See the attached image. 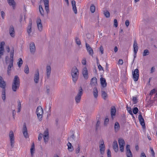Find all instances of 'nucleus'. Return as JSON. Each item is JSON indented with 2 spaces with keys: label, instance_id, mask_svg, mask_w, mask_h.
<instances>
[{
  "label": "nucleus",
  "instance_id": "nucleus-1",
  "mask_svg": "<svg viewBox=\"0 0 157 157\" xmlns=\"http://www.w3.org/2000/svg\"><path fill=\"white\" fill-rule=\"evenodd\" d=\"M20 81L19 77L16 75L14 76L13 82L12 83V88L14 92L16 91L20 86Z\"/></svg>",
  "mask_w": 157,
  "mask_h": 157
},
{
  "label": "nucleus",
  "instance_id": "nucleus-2",
  "mask_svg": "<svg viewBox=\"0 0 157 157\" xmlns=\"http://www.w3.org/2000/svg\"><path fill=\"white\" fill-rule=\"evenodd\" d=\"M71 75L73 82L75 83L78 78L79 71L77 67L75 66L73 67L71 71Z\"/></svg>",
  "mask_w": 157,
  "mask_h": 157
},
{
  "label": "nucleus",
  "instance_id": "nucleus-3",
  "mask_svg": "<svg viewBox=\"0 0 157 157\" xmlns=\"http://www.w3.org/2000/svg\"><path fill=\"white\" fill-rule=\"evenodd\" d=\"M43 136L45 142V143L46 142H48L49 138V132L48 129L47 128L44 131V135L41 133H40L39 134L38 137V140L39 141L41 140Z\"/></svg>",
  "mask_w": 157,
  "mask_h": 157
},
{
  "label": "nucleus",
  "instance_id": "nucleus-4",
  "mask_svg": "<svg viewBox=\"0 0 157 157\" xmlns=\"http://www.w3.org/2000/svg\"><path fill=\"white\" fill-rule=\"evenodd\" d=\"M43 113V110L42 107L40 106L38 107L36 109V113L38 118L40 121L42 120Z\"/></svg>",
  "mask_w": 157,
  "mask_h": 157
},
{
  "label": "nucleus",
  "instance_id": "nucleus-5",
  "mask_svg": "<svg viewBox=\"0 0 157 157\" xmlns=\"http://www.w3.org/2000/svg\"><path fill=\"white\" fill-rule=\"evenodd\" d=\"M83 94V90L81 87H80L78 90V92L75 98V99L76 103L80 102L81 96Z\"/></svg>",
  "mask_w": 157,
  "mask_h": 157
},
{
  "label": "nucleus",
  "instance_id": "nucleus-6",
  "mask_svg": "<svg viewBox=\"0 0 157 157\" xmlns=\"http://www.w3.org/2000/svg\"><path fill=\"white\" fill-rule=\"evenodd\" d=\"M9 136L10 140L11 146L12 147H14V144L15 141L14 135L13 131H12L11 130L10 132Z\"/></svg>",
  "mask_w": 157,
  "mask_h": 157
},
{
  "label": "nucleus",
  "instance_id": "nucleus-7",
  "mask_svg": "<svg viewBox=\"0 0 157 157\" xmlns=\"http://www.w3.org/2000/svg\"><path fill=\"white\" fill-rule=\"evenodd\" d=\"M132 75L134 80L135 81H137L139 79V70L138 69H136L134 71H132Z\"/></svg>",
  "mask_w": 157,
  "mask_h": 157
},
{
  "label": "nucleus",
  "instance_id": "nucleus-8",
  "mask_svg": "<svg viewBox=\"0 0 157 157\" xmlns=\"http://www.w3.org/2000/svg\"><path fill=\"white\" fill-rule=\"evenodd\" d=\"M140 114L138 117V119L140 124L142 126L143 128H145V125L144 121L141 115V112L139 113Z\"/></svg>",
  "mask_w": 157,
  "mask_h": 157
},
{
  "label": "nucleus",
  "instance_id": "nucleus-9",
  "mask_svg": "<svg viewBox=\"0 0 157 157\" xmlns=\"http://www.w3.org/2000/svg\"><path fill=\"white\" fill-rule=\"evenodd\" d=\"M6 83L1 76H0V87L2 90H6Z\"/></svg>",
  "mask_w": 157,
  "mask_h": 157
},
{
  "label": "nucleus",
  "instance_id": "nucleus-10",
  "mask_svg": "<svg viewBox=\"0 0 157 157\" xmlns=\"http://www.w3.org/2000/svg\"><path fill=\"white\" fill-rule=\"evenodd\" d=\"M32 21L31 19H30L29 25L28 26L27 29V33H28V34L29 36H30V34L31 32H32Z\"/></svg>",
  "mask_w": 157,
  "mask_h": 157
},
{
  "label": "nucleus",
  "instance_id": "nucleus-11",
  "mask_svg": "<svg viewBox=\"0 0 157 157\" xmlns=\"http://www.w3.org/2000/svg\"><path fill=\"white\" fill-rule=\"evenodd\" d=\"M36 23L39 30L40 31H41L43 29V26L41 23V20L40 18H38L36 21Z\"/></svg>",
  "mask_w": 157,
  "mask_h": 157
},
{
  "label": "nucleus",
  "instance_id": "nucleus-12",
  "mask_svg": "<svg viewBox=\"0 0 157 157\" xmlns=\"http://www.w3.org/2000/svg\"><path fill=\"white\" fill-rule=\"evenodd\" d=\"M39 79V70H37L36 73L34 74V81L35 82L37 83L38 82Z\"/></svg>",
  "mask_w": 157,
  "mask_h": 157
},
{
  "label": "nucleus",
  "instance_id": "nucleus-13",
  "mask_svg": "<svg viewBox=\"0 0 157 157\" xmlns=\"http://www.w3.org/2000/svg\"><path fill=\"white\" fill-rule=\"evenodd\" d=\"M86 49L88 52L89 55L93 56L94 52L92 48L90 46L86 43Z\"/></svg>",
  "mask_w": 157,
  "mask_h": 157
},
{
  "label": "nucleus",
  "instance_id": "nucleus-14",
  "mask_svg": "<svg viewBox=\"0 0 157 157\" xmlns=\"http://www.w3.org/2000/svg\"><path fill=\"white\" fill-rule=\"evenodd\" d=\"M22 130L24 137L25 138H27L28 137V133L26 126L25 123L23 125Z\"/></svg>",
  "mask_w": 157,
  "mask_h": 157
},
{
  "label": "nucleus",
  "instance_id": "nucleus-15",
  "mask_svg": "<svg viewBox=\"0 0 157 157\" xmlns=\"http://www.w3.org/2000/svg\"><path fill=\"white\" fill-rule=\"evenodd\" d=\"M5 42L3 41L1 42L0 44V59L4 54V48L3 46Z\"/></svg>",
  "mask_w": 157,
  "mask_h": 157
},
{
  "label": "nucleus",
  "instance_id": "nucleus-16",
  "mask_svg": "<svg viewBox=\"0 0 157 157\" xmlns=\"http://www.w3.org/2000/svg\"><path fill=\"white\" fill-rule=\"evenodd\" d=\"M29 48L30 52L32 53H34L36 51V47L34 43H31L29 45Z\"/></svg>",
  "mask_w": 157,
  "mask_h": 157
},
{
  "label": "nucleus",
  "instance_id": "nucleus-17",
  "mask_svg": "<svg viewBox=\"0 0 157 157\" xmlns=\"http://www.w3.org/2000/svg\"><path fill=\"white\" fill-rule=\"evenodd\" d=\"M82 74L83 77L86 79H87L88 78L87 70L86 67H84L83 69Z\"/></svg>",
  "mask_w": 157,
  "mask_h": 157
},
{
  "label": "nucleus",
  "instance_id": "nucleus-18",
  "mask_svg": "<svg viewBox=\"0 0 157 157\" xmlns=\"http://www.w3.org/2000/svg\"><path fill=\"white\" fill-rule=\"evenodd\" d=\"M9 32L10 36L12 37H14L15 36V31L13 26L12 25L10 26Z\"/></svg>",
  "mask_w": 157,
  "mask_h": 157
},
{
  "label": "nucleus",
  "instance_id": "nucleus-19",
  "mask_svg": "<svg viewBox=\"0 0 157 157\" xmlns=\"http://www.w3.org/2000/svg\"><path fill=\"white\" fill-rule=\"evenodd\" d=\"M97 79L96 77H94L90 80V84L91 86H96L97 85Z\"/></svg>",
  "mask_w": 157,
  "mask_h": 157
},
{
  "label": "nucleus",
  "instance_id": "nucleus-20",
  "mask_svg": "<svg viewBox=\"0 0 157 157\" xmlns=\"http://www.w3.org/2000/svg\"><path fill=\"white\" fill-rule=\"evenodd\" d=\"M51 69L50 66H47L46 67V74L48 78L50 76L51 73Z\"/></svg>",
  "mask_w": 157,
  "mask_h": 157
},
{
  "label": "nucleus",
  "instance_id": "nucleus-21",
  "mask_svg": "<svg viewBox=\"0 0 157 157\" xmlns=\"http://www.w3.org/2000/svg\"><path fill=\"white\" fill-rule=\"evenodd\" d=\"M99 147L101 154V155L103 154L105 150L104 144H100Z\"/></svg>",
  "mask_w": 157,
  "mask_h": 157
},
{
  "label": "nucleus",
  "instance_id": "nucleus-22",
  "mask_svg": "<svg viewBox=\"0 0 157 157\" xmlns=\"http://www.w3.org/2000/svg\"><path fill=\"white\" fill-rule=\"evenodd\" d=\"M113 147L114 150L116 152L118 151V145L117 142L116 140H114L113 143Z\"/></svg>",
  "mask_w": 157,
  "mask_h": 157
},
{
  "label": "nucleus",
  "instance_id": "nucleus-23",
  "mask_svg": "<svg viewBox=\"0 0 157 157\" xmlns=\"http://www.w3.org/2000/svg\"><path fill=\"white\" fill-rule=\"evenodd\" d=\"M100 81L101 85L103 87H105L106 86L107 83L105 78L102 77L101 78H100Z\"/></svg>",
  "mask_w": 157,
  "mask_h": 157
},
{
  "label": "nucleus",
  "instance_id": "nucleus-24",
  "mask_svg": "<svg viewBox=\"0 0 157 157\" xmlns=\"http://www.w3.org/2000/svg\"><path fill=\"white\" fill-rule=\"evenodd\" d=\"M10 62V64L8 67L7 73L9 75H10V71L11 70V68L13 67V63Z\"/></svg>",
  "mask_w": 157,
  "mask_h": 157
},
{
  "label": "nucleus",
  "instance_id": "nucleus-25",
  "mask_svg": "<svg viewBox=\"0 0 157 157\" xmlns=\"http://www.w3.org/2000/svg\"><path fill=\"white\" fill-rule=\"evenodd\" d=\"M14 48H13L12 50L10 51V62H11L12 61V63L13 62V56H14Z\"/></svg>",
  "mask_w": 157,
  "mask_h": 157
},
{
  "label": "nucleus",
  "instance_id": "nucleus-26",
  "mask_svg": "<svg viewBox=\"0 0 157 157\" xmlns=\"http://www.w3.org/2000/svg\"><path fill=\"white\" fill-rule=\"evenodd\" d=\"M138 44L136 41L135 40L133 44L134 51V53H137L138 49V47L137 45Z\"/></svg>",
  "mask_w": 157,
  "mask_h": 157
},
{
  "label": "nucleus",
  "instance_id": "nucleus-27",
  "mask_svg": "<svg viewBox=\"0 0 157 157\" xmlns=\"http://www.w3.org/2000/svg\"><path fill=\"white\" fill-rule=\"evenodd\" d=\"M93 93L94 97L97 98L98 96V90L96 87H94L93 89Z\"/></svg>",
  "mask_w": 157,
  "mask_h": 157
},
{
  "label": "nucleus",
  "instance_id": "nucleus-28",
  "mask_svg": "<svg viewBox=\"0 0 157 157\" xmlns=\"http://www.w3.org/2000/svg\"><path fill=\"white\" fill-rule=\"evenodd\" d=\"M114 129L115 132H117L120 128V125L118 122H116L114 125Z\"/></svg>",
  "mask_w": 157,
  "mask_h": 157
},
{
  "label": "nucleus",
  "instance_id": "nucleus-29",
  "mask_svg": "<svg viewBox=\"0 0 157 157\" xmlns=\"http://www.w3.org/2000/svg\"><path fill=\"white\" fill-rule=\"evenodd\" d=\"M116 113V109L114 106H112L111 109V114L112 117L113 116H114Z\"/></svg>",
  "mask_w": 157,
  "mask_h": 157
},
{
  "label": "nucleus",
  "instance_id": "nucleus-30",
  "mask_svg": "<svg viewBox=\"0 0 157 157\" xmlns=\"http://www.w3.org/2000/svg\"><path fill=\"white\" fill-rule=\"evenodd\" d=\"M7 2L9 5L12 6L14 8L15 4V2L14 0H7Z\"/></svg>",
  "mask_w": 157,
  "mask_h": 157
},
{
  "label": "nucleus",
  "instance_id": "nucleus-31",
  "mask_svg": "<svg viewBox=\"0 0 157 157\" xmlns=\"http://www.w3.org/2000/svg\"><path fill=\"white\" fill-rule=\"evenodd\" d=\"M2 98L4 101L5 100L6 96V90H2Z\"/></svg>",
  "mask_w": 157,
  "mask_h": 157
},
{
  "label": "nucleus",
  "instance_id": "nucleus-32",
  "mask_svg": "<svg viewBox=\"0 0 157 157\" xmlns=\"http://www.w3.org/2000/svg\"><path fill=\"white\" fill-rule=\"evenodd\" d=\"M101 96L102 98L104 99L105 100L107 97V93L105 92V91L102 90H101Z\"/></svg>",
  "mask_w": 157,
  "mask_h": 157
},
{
  "label": "nucleus",
  "instance_id": "nucleus-33",
  "mask_svg": "<svg viewBox=\"0 0 157 157\" xmlns=\"http://www.w3.org/2000/svg\"><path fill=\"white\" fill-rule=\"evenodd\" d=\"M39 9L40 13L41 15L44 17V11L41 5H40L39 6Z\"/></svg>",
  "mask_w": 157,
  "mask_h": 157
},
{
  "label": "nucleus",
  "instance_id": "nucleus-34",
  "mask_svg": "<svg viewBox=\"0 0 157 157\" xmlns=\"http://www.w3.org/2000/svg\"><path fill=\"white\" fill-rule=\"evenodd\" d=\"M51 106L52 104L50 103L48 105L46 106V109L47 112L49 113L51 112Z\"/></svg>",
  "mask_w": 157,
  "mask_h": 157
},
{
  "label": "nucleus",
  "instance_id": "nucleus-35",
  "mask_svg": "<svg viewBox=\"0 0 157 157\" xmlns=\"http://www.w3.org/2000/svg\"><path fill=\"white\" fill-rule=\"evenodd\" d=\"M67 146H68V148L70 151H72L73 150V147L70 143L69 142L67 144Z\"/></svg>",
  "mask_w": 157,
  "mask_h": 157
},
{
  "label": "nucleus",
  "instance_id": "nucleus-36",
  "mask_svg": "<svg viewBox=\"0 0 157 157\" xmlns=\"http://www.w3.org/2000/svg\"><path fill=\"white\" fill-rule=\"evenodd\" d=\"M35 150V146H34V143H33L32 146L31 147L30 149V152L31 154V155L32 156H33V155L34 153V151Z\"/></svg>",
  "mask_w": 157,
  "mask_h": 157
},
{
  "label": "nucleus",
  "instance_id": "nucleus-37",
  "mask_svg": "<svg viewBox=\"0 0 157 157\" xmlns=\"http://www.w3.org/2000/svg\"><path fill=\"white\" fill-rule=\"evenodd\" d=\"M118 143L119 146H123L125 144L124 141L122 139H119L118 140Z\"/></svg>",
  "mask_w": 157,
  "mask_h": 157
},
{
  "label": "nucleus",
  "instance_id": "nucleus-38",
  "mask_svg": "<svg viewBox=\"0 0 157 157\" xmlns=\"http://www.w3.org/2000/svg\"><path fill=\"white\" fill-rule=\"evenodd\" d=\"M95 10V6L93 4H91L90 6V11L92 13H94Z\"/></svg>",
  "mask_w": 157,
  "mask_h": 157
},
{
  "label": "nucleus",
  "instance_id": "nucleus-39",
  "mask_svg": "<svg viewBox=\"0 0 157 157\" xmlns=\"http://www.w3.org/2000/svg\"><path fill=\"white\" fill-rule=\"evenodd\" d=\"M150 52L148 50L145 49L144 50L143 52V56H145L148 55L149 54Z\"/></svg>",
  "mask_w": 157,
  "mask_h": 157
},
{
  "label": "nucleus",
  "instance_id": "nucleus-40",
  "mask_svg": "<svg viewBox=\"0 0 157 157\" xmlns=\"http://www.w3.org/2000/svg\"><path fill=\"white\" fill-rule=\"evenodd\" d=\"M127 109L129 113L131 115H132L133 116V117L134 118V117L132 113L131 108L130 107H128L127 106Z\"/></svg>",
  "mask_w": 157,
  "mask_h": 157
},
{
  "label": "nucleus",
  "instance_id": "nucleus-41",
  "mask_svg": "<svg viewBox=\"0 0 157 157\" xmlns=\"http://www.w3.org/2000/svg\"><path fill=\"white\" fill-rule=\"evenodd\" d=\"M104 14L105 17L107 18H109V17L110 16L109 12L107 10L104 11Z\"/></svg>",
  "mask_w": 157,
  "mask_h": 157
},
{
  "label": "nucleus",
  "instance_id": "nucleus-42",
  "mask_svg": "<svg viewBox=\"0 0 157 157\" xmlns=\"http://www.w3.org/2000/svg\"><path fill=\"white\" fill-rule=\"evenodd\" d=\"M75 42L76 44L78 45H80L81 44L80 40L79 39L78 37H76L75 38Z\"/></svg>",
  "mask_w": 157,
  "mask_h": 157
},
{
  "label": "nucleus",
  "instance_id": "nucleus-43",
  "mask_svg": "<svg viewBox=\"0 0 157 157\" xmlns=\"http://www.w3.org/2000/svg\"><path fill=\"white\" fill-rule=\"evenodd\" d=\"M19 61L17 62V64L19 67H20L23 63V61L21 58H20L18 59Z\"/></svg>",
  "mask_w": 157,
  "mask_h": 157
},
{
  "label": "nucleus",
  "instance_id": "nucleus-44",
  "mask_svg": "<svg viewBox=\"0 0 157 157\" xmlns=\"http://www.w3.org/2000/svg\"><path fill=\"white\" fill-rule=\"evenodd\" d=\"M24 71L25 73L27 74L29 73V68L28 65H25V68Z\"/></svg>",
  "mask_w": 157,
  "mask_h": 157
},
{
  "label": "nucleus",
  "instance_id": "nucleus-45",
  "mask_svg": "<svg viewBox=\"0 0 157 157\" xmlns=\"http://www.w3.org/2000/svg\"><path fill=\"white\" fill-rule=\"evenodd\" d=\"M126 155L127 157H132V154L131 151H126Z\"/></svg>",
  "mask_w": 157,
  "mask_h": 157
},
{
  "label": "nucleus",
  "instance_id": "nucleus-46",
  "mask_svg": "<svg viewBox=\"0 0 157 157\" xmlns=\"http://www.w3.org/2000/svg\"><path fill=\"white\" fill-rule=\"evenodd\" d=\"M18 112H19L20 111L21 108V104L20 101H19L18 102Z\"/></svg>",
  "mask_w": 157,
  "mask_h": 157
},
{
  "label": "nucleus",
  "instance_id": "nucleus-47",
  "mask_svg": "<svg viewBox=\"0 0 157 157\" xmlns=\"http://www.w3.org/2000/svg\"><path fill=\"white\" fill-rule=\"evenodd\" d=\"M132 111L134 114H136L138 112V108L136 107H135L133 109Z\"/></svg>",
  "mask_w": 157,
  "mask_h": 157
},
{
  "label": "nucleus",
  "instance_id": "nucleus-48",
  "mask_svg": "<svg viewBox=\"0 0 157 157\" xmlns=\"http://www.w3.org/2000/svg\"><path fill=\"white\" fill-rule=\"evenodd\" d=\"M45 9L46 11V12L47 13H48L49 12V5H45Z\"/></svg>",
  "mask_w": 157,
  "mask_h": 157
},
{
  "label": "nucleus",
  "instance_id": "nucleus-49",
  "mask_svg": "<svg viewBox=\"0 0 157 157\" xmlns=\"http://www.w3.org/2000/svg\"><path fill=\"white\" fill-rule=\"evenodd\" d=\"M72 7L73 10L74 11V13L75 14H76L77 13V10L76 6H73Z\"/></svg>",
  "mask_w": 157,
  "mask_h": 157
},
{
  "label": "nucleus",
  "instance_id": "nucleus-50",
  "mask_svg": "<svg viewBox=\"0 0 157 157\" xmlns=\"http://www.w3.org/2000/svg\"><path fill=\"white\" fill-rule=\"evenodd\" d=\"M114 26L116 27H117L118 25V23H117V20L116 19H114Z\"/></svg>",
  "mask_w": 157,
  "mask_h": 157
},
{
  "label": "nucleus",
  "instance_id": "nucleus-51",
  "mask_svg": "<svg viewBox=\"0 0 157 157\" xmlns=\"http://www.w3.org/2000/svg\"><path fill=\"white\" fill-rule=\"evenodd\" d=\"M107 154L108 157H111V152L109 149L107 150Z\"/></svg>",
  "mask_w": 157,
  "mask_h": 157
},
{
  "label": "nucleus",
  "instance_id": "nucleus-52",
  "mask_svg": "<svg viewBox=\"0 0 157 157\" xmlns=\"http://www.w3.org/2000/svg\"><path fill=\"white\" fill-rule=\"evenodd\" d=\"M98 67V68L99 71H101V70H102L103 71H104L103 67L101 66V65L100 64H99Z\"/></svg>",
  "mask_w": 157,
  "mask_h": 157
},
{
  "label": "nucleus",
  "instance_id": "nucleus-53",
  "mask_svg": "<svg viewBox=\"0 0 157 157\" xmlns=\"http://www.w3.org/2000/svg\"><path fill=\"white\" fill-rule=\"evenodd\" d=\"M86 59L85 58H84L82 60V64L85 65L86 64Z\"/></svg>",
  "mask_w": 157,
  "mask_h": 157
},
{
  "label": "nucleus",
  "instance_id": "nucleus-54",
  "mask_svg": "<svg viewBox=\"0 0 157 157\" xmlns=\"http://www.w3.org/2000/svg\"><path fill=\"white\" fill-rule=\"evenodd\" d=\"M75 151L76 153H78L80 151V145L79 144L78 145V147L76 148Z\"/></svg>",
  "mask_w": 157,
  "mask_h": 157
},
{
  "label": "nucleus",
  "instance_id": "nucleus-55",
  "mask_svg": "<svg viewBox=\"0 0 157 157\" xmlns=\"http://www.w3.org/2000/svg\"><path fill=\"white\" fill-rule=\"evenodd\" d=\"M132 100L134 102L135 104H136L137 102V98L135 97H133V98Z\"/></svg>",
  "mask_w": 157,
  "mask_h": 157
},
{
  "label": "nucleus",
  "instance_id": "nucleus-56",
  "mask_svg": "<svg viewBox=\"0 0 157 157\" xmlns=\"http://www.w3.org/2000/svg\"><path fill=\"white\" fill-rule=\"evenodd\" d=\"M1 15L2 19H3L4 18V17L5 16V13L3 11H2L1 12Z\"/></svg>",
  "mask_w": 157,
  "mask_h": 157
},
{
  "label": "nucleus",
  "instance_id": "nucleus-57",
  "mask_svg": "<svg viewBox=\"0 0 157 157\" xmlns=\"http://www.w3.org/2000/svg\"><path fill=\"white\" fill-rule=\"evenodd\" d=\"M75 136L74 134L72 135L71 136L68 138V139L71 140V139L72 138L73 140H75Z\"/></svg>",
  "mask_w": 157,
  "mask_h": 157
},
{
  "label": "nucleus",
  "instance_id": "nucleus-58",
  "mask_svg": "<svg viewBox=\"0 0 157 157\" xmlns=\"http://www.w3.org/2000/svg\"><path fill=\"white\" fill-rule=\"evenodd\" d=\"M130 146L129 145H127L126 147V151H131L130 148Z\"/></svg>",
  "mask_w": 157,
  "mask_h": 157
},
{
  "label": "nucleus",
  "instance_id": "nucleus-59",
  "mask_svg": "<svg viewBox=\"0 0 157 157\" xmlns=\"http://www.w3.org/2000/svg\"><path fill=\"white\" fill-rule=\"evenodd\" d=\"M44 2V5H49L48 2V0H43Z\"/></svg>",
  "mask_w": 157,
  "mask_h": 157
},
{
  "label": "nucleus",
  "instance_id": "nucleus-60",
  "mask_svg": "<svg viewBox=\"0 0 157 157\" xmlns=\"http://www.w3.org/2000/svg\"><path fill=\"white\" fill-rule=\"evenodd\" d=\"M155 93V89H153L150 92V95H152L154 93Z\"/></svg>",
  "mask_w": 157,
  "mask_h": 157
},
{
  "label": "nucleus",
  "instance_id": "nucleus-61",
  "mask_svg": "<svg viewBox=\"0 0 157 157\" xmlns=\"http://www.w3.org/2000/svg\"><path fill=\"white\" fill-rule=\"evenodd\" d=\"M150 148H151V153L152 155V156H153V157H155V152H154V151L153 150V148H152L151 147Z\"/></svg>",
  "mask_w": 157,
  "mask_h": 157
},
{
  "label": "nucleus",
  "instance_id": "nucleus-62",
  "mask_svg": "<svg viewBox=\"0 0 157 157\" xmlns=\"http://www.w3.org/2000/svg\"><path fill=\"white\" fill-rule=\"evenodd\" d=\"M100 51L101 52V54H102L103 53L104 49H103V47H102V46H101L100 47Z\"/></svg>",
  "mask_w": 157,
  "mask_h": 157
},
{
  "label": "nucleus",
  "instance_id": "nucleus-63",
  "mask_svg": "<svg viewBox=\"0 0 157 157\" xmlns=\"http://www.w3.org/2000/svg\"><path fill=\"white\" fill-rule=\"evenodd\" d=\"M155 68L154 67H151V73H152L155 71Z\"/></svg>",
  "mask_w": 157,
  "mask_h": 157
},
{
  "label": "nucleus",
  "instance_id": "nucleus-64",
  "mask_svg": "<svg viewBox=\"0 0 157 157\" xmlns=\"http://www.w3.org/2000/svg\"><path fill=\"white\" fill-rule=\"evenodd\" d=\"M109 119L108 118H106L105 119L104 121V124H107L109 122Z\"/></svg>",
  "mask_w": 157,
  "mask_h": 157
}]
</instances>
